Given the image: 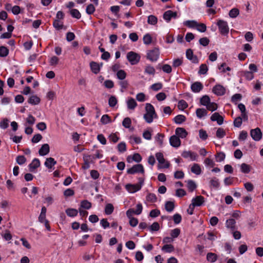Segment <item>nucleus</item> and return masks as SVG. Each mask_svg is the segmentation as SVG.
Instances as JSON below:
<instances>
[{
	"label": "nucleus",
	"mask_w": 263,
	"mask_h": 263,
	"mask_svg": "<svg viewBox=\"0 0 263 263\" xmlns=\"http://www.w3.org/2000/svg\"><path fill=\"white\" fill-rule=\"evenodd\" d=\"M146 112L143 116L145 121L148 123H151L153 121V119L158 118L157 115L155 111L154 106L150 103L145 104Z\"/></svg>",
	"instance_id": "f257e3e1"
},
{
	"label": "nucleus",
	"mask_w": 263,
	"mask_h": 263,
	"mask_svg": "<svg viewBox=\"0 0 263 263\" xmlns=\"http://www.w3.org/2000/svg\"><path fill=\"white\" fill-rule=\"evenodd\" d=\"M127 59L132 65H135L139 62L140 56L134 51H130L127 54Z\"/></svg>",
	"instance_id": "f03ea898"
},
{
	"label": "nucleus",
	"mask_w": 263,
	"mask_h": 263,
	"mask_svg": "<svg viewBox=\"0 0 263 263\" xmlns=\"http://www.w3.org/2000/svg\"><path fill=\"white\" fill-rule=\"evenodd\" d=\"M220 32L223 35H226L229 31V28L227 22L219 20L217 24Z\"/></svg>",
	"instance_id": "7ed1b4c3"
},
{
	"label": "nucleus",
	"mask_w": 263,
	"mask_h": 263,
	"mask_svg": "<svg viewBox=\"0 0 263 263\" xmlns=\"http://www.w3.org/2000/svg\"><path fill=\"white\" fill-rule=\"evenodd\" d=\"M159 56V51L157 48L149 50L147 53V58L152 62L156 61L158 59Z\"/></svg>",
	"instance_id": "20e7f679"
},
{
	"label": "nucleus",
	"mask_w": 263,
	"mask_h": 263,
	"mask_svg": "<svg viewBox=\"0 0 263 263\" xmlns=\"http://www.w3.org/2000/svg\"><path fill=\"white\" fill-rule=\"evenodd\" d=\"M127 173L129 174H134L137 173H141L142 174H144V170L142 164H138L134 165L131 168L128 169Z\"/></svg>",
	"instance_id": "39448f33"
},
{
	"label": "nucleus",
	"mask_w": 263,
	"mask_h": 263,
	"mask_svg": "<svg viewBox=\"0 0 263 263\" xmlns=\"http://www.w3.org/2000/svg\"><path fill=\"white\" fill-rule=\"evenodd\" d=\"M250 135L254 140L258 141L262 138V132L259 128L257 127L251 130Z\"/></svg>",
	"instance_id": "423d86ee"
},
{
	"label": "nucleus",
	"mask_w": 263,
	"mask_h": 263,
	"mask_svg": "<svg viewBox=\"0 0 263 263\" xmlns=\"http://www.w3.org/2000/svg\"><path fill=\"white\" fill-rule=\"evenodd\" d=\"M156 157L161 164H164V166H161V167L168 168L170 166V163L166 161L163 157V155L161 153H157L156 154Z\"/></svg>",
	"instance_id": "0eeeda50"
},
{
	"label": "nucleus",
	"mask_w": 263,
	"mask_h": 263,
	"mask_svg": "<svg viewBox=\"0 0 263 263\" xmlns=\"http://www.w3.org/2000/svg\"><path fill=\"white\" fill-rule=\"evenodd\" d=\"M186 57L187 59L191 61L192 63L197 64L199 62L197 57L194 54L191 49H188L186 51Z\"/></svg>",
	"instance_id": "6e6552de"
},
{
	"label": "nucleus",
	"mask_w": 263,
	"mask_h": 263,
	"mask_svg": "<svg viewBox=\"0 0 263 263\" xmlns=\"http://www.w3.org/2000/svg\"><path fill=\"white\" fill-rule=\"evenodd\" d=\"M213 92L217 96H222L226 92V88L221 85H216L213 87Z\"/></svg>",
	"instance_id": "1a4fd4ad"
},
{
	"label": "nucleus",
	"mask_w": 263,
	"mask_h": 263,
	"mask_svg": "<svg viewBox=\"0 0 263 263\" xmlns=\"http://www.w3.org/2000/svg\"><path fill=\"white\" fill-rule=\"evenodd\" d=\"M170 143L173 147H178L181 144V141L176 135H173L170 138Z\"/></svg>",
	"instance_id": "9d476101"
},
{
	"label": "nucleus",
	"mask_w": 263,
	"mask_h": 263,
	"mask_svg": "<svg viewBox=\"0 0 263 263\" xmlns=\"http://www.w3.org/2000/svg\"><path fill=\"white\" fill-rule=\"evenodd\" d=\"M226 227L231 231H234L237 229L236 226V221L233 218H230L226 222Z\"/></svg>",
	"instance_id": "9b49d317"
},
{
	"label": "nucleus",
	"mask_w": 263,
	"mask_h": 263,
	"mask_svg": "<svg viewBox=\"0 0 263 263\" xmlns=\"http://www.w3.org/2000/svg\"><path fill=\"white\" fill-rule=\"evenodd\" d=\"M181 155L184 158H190L192 161L196 160L197 157V155L196 153L190 151H183Z\"/></svg>",
	"instance_id": "f8f14e48"
},
{
	"label": "nucleus",
	"mask_w": 263,
	"mask_h": 263,
	"mask_svg": "<svg viewBox=\"0 0 263 263\" xmlns=\"http://www.w3.org/2000/svg\"><path fill=\"white\" fill-rule=\"evenodd\" d=\"M203 87L202 84L200 82H195L191 86L192 91L195 93L200 92L203 89Z\"/></svg>",
	"instance_id": "ddd939ff"
},
{
	"label": "nucleus",
	"mask_w": 263,
	"mask_h": 263,
	"mask_svg": "<svg viewBox=\"0 0 263 263\" xmlns=\"http://www.w3.org/2000/svg\"><path fill=\"white\" fill-rule=\"evenodd\" d=\"M177 15V13L176 12H173L171 10H167L164 13L163 18L167 22H169L171 21V18H176Z\"/></svg>",
	"instance_id": "4468645a"
},
{
	"label": "nucleus",
	"mask_w": 263,
	"mask_h": 263,
	"mask_svg": "<svg viewBox=\"0 0 263 263\" xmlns=\"http://www.w3.org/2000/svg\"><path fill=\"white\" fill-rule=\"evenodd\" d=\"M126 189L130 193H134L141 189V185L139 184H127L125 186Z\"/></svg>",
	"instance_id": "2eb2a0df"
},
{
	"label": "nucleus",
	"mask_w": 263,
	"mask_h": 263,
	"mask_svg": "<svg viewBox=\"0 0 263 263\" xmlns=\"http://www.w3.org/2000/svg\"><path fill=\"white\" fill-rule=\"evenodd\" d=\"M204 202V198L202 196H197L195 198H193L192 204L195 206H201Z\"/></svg>",
	"instance_id": "dca6fc26"
},
{
	"label": "nucleus",
	"mask_w": 263,
	"mask_h": 263,
	"mask_svg": "<svg viewBox=\"0 0 263 263\" xmlns=\"http://www.w3.org/2000/svg\"><path fill=\"white\" fill-rule=\"evenodd\" d=\"M212 121H217L218 125H221L223 122V118L218 112L214 113L211 117Z\"/></svg>",
	"instance_id": "f3484780"
},
{
	"label": "nucleus",
	"mask_w": 263,
	"mask_h": 263,
	"mask_svg": "<svg viewBox=\"0 0 263 263\" xmlns=\"http://www.w3.org/2000/svg\"><path fill=\"white\" fill-rule=\"evenodd\" d=\"M176 135L178 137L184 138L187 135V132L185 129L182 127H177L175 130Z\"/></svg>",
	"instance_id": "a211bd4d"
},
{
	"label": "nucleus",
	"mask_w": 263,
	"mask_h": 263,
	"mask_svg": "<svg viewBox=\"0 0 263 263\" xmlns=\"http://www.w3.org/2000/svg\"><path fill=\"white\" fill-rule=\"evenodd\" d=\"M40 165V161L37 158L34 159L32 162L29 165V168L30 172H34V170Z\"/></svg>",
	"instance_id": "6ab92c4d"
},
{
	"label": "nucleus",
	"mask_w": 263,
	"mask_h": 263,
	"mask_svg": "<svg viewBox=\"0 0 263 263\" xmlns=\"http://www.w3.org/2000/svg\"><path fill=\"white\" fill-rule=\"evenodd\" d=\"M50 151L49 145L48 144H43L39 151V154L41 156H45L48 154Z\"/></svg>",
	"instance_id": "aec40b11"
},
{
	"label": "nucleus",
	"mask_w": 263,
	"mask_h": 263,
	"mask_svg": "<svg viewBox=\"0 0 263 263\" xmlns=\"http://www.w3.org/2000/svg\"><path fill=\"white\" fill-rule=\"evenodd\" d=\"M137 106V103L133 98H129L127 101V106L128 109L134 110Z\"/></svg>",
	"instance_id": "412c9836"
},
{
	"label": "nucleus",
	"mask_w": 263,
	"mask_h": 263,
	"mask_svg": "<svg viewBox=\"0 0 263 263\" xmlns=\"http://www.w3.org/2000/svg\"><path fill=\"white\" fill-rule=\"evenodd\" d=\"M47 209L45 206H43L41 209V212L39 217V221L41 223H44V221L47 220L46 219V214Z\"/></svg>",
	"instance_id": "4be33fe9"
},
{
	"label": "nucleus",
	"mask_w": 263,
	"mask_h": 263,
	"mask_svg": "<svg viewBox=\"0 0 263 263\" xmlns=\"http://www.w3.org/2000/svg\"><path fill=\"white\" fill-rule=\"evenodd\" d=\"M57 164V161L53 158L50 157L46 159L45 162V165L48 168H51L53 165Z\"/></svg>",
	"instance_id": "5701e85b"
},
{
	"label": "nucleus",
	"mask_w": 263,
	"mask_h": 263,
	"mask_svg": "<svg viewBox=\"0 0 263 263\" xmlns=\"http://www.w3.org/2000/svg\"><path fill=\"white\" fill-rule=\"evenodd\" d=\"M90 66L92 72L95 74H97L99 72L100 68L99 65L97 63L95 62H91L90 63Z\"/></svg>",
	"instance_id": "b1692460"
},
{
	"label": "nucleus",
	"mask_w": 263,
	"mask_h": 263,
	"mask_svg": "<svg viewBox=\"0 0 263 263\" xmlns=\"http://www.w3.org/2000/svg\"><path fill=\"white\" fill-rule=\"evenodd\" d=\"M196 114L198 118L201 119L207 115V111L204 108H197L196 111Z\"/></svg>",
	"instance_id": "393cba45"
},
{
	"label": "nucleus",
	"mask_w": 263,
	"mask_h": 263,
	"mask_svg": "<svg viewBox=\"0 0 263 263\" xmlns=\"http://www.w3.org/2000/svg\"><path fill=\"white\" fill-rule=\"evenodd\" d=\"M28 102L32 105H37L40 102V99L36 96H32L29 98Z\"/></svg>",
	"instance_id": "a878e982"
},
{
	"label": "nucleus",
	"mask_w": 263,
	"mask_h": 263,
	"mask_svg": "<svg viewBox=\"0 0 263 263\" xmlns=\"http://www.w3.org/2000/svg\"><path fill=\"white\" fill-rule=\"evenodd\" d=\"M210 186L215 189H218L219 187V182L218 179L216 177L211 178L210 181Z\"/></svg>",
	"instance_id": "bb28decb"
},
{
	"label": "nucleus",
	"mask_w": 263,
	"mask_h": 263,
	"mask_svg": "<svg viewBox=\"0 0 263 263\" xmlns=\"http://www.w3.org/2000/svg\"><path fill=\"white\" fill-rule=\"evenodd\" d=\"M191 172L196 175H199L201 172L200 165L198 164L194 163L191 167Z\"/></svg>",
	"instance_id": "cd10ccee"
},
{
	"label": "nucleus",
	"mask_w": 263,
	"mask_h": 263,
	"mask_svg": "<svg viewBox=\"0 0 263 263\" xmlns=\"http://www.w3.org/2000/svg\"><path fill=\"white\" fill-rule=\"evenodd\" d=\"M66 213L69 217H74L78 214V211L77 210L72 208H68L66 210Z\"/></svg>",
	"instance_id": "c85d7f7f"
},
{
	"label": "nucleus",
	"mask_w": 263,
	"mask_h": 263,
	"mask_svg": "<svg viewBox=\"0 0 263 263\" xmlns=\"http://www.w3.org/2000/svg\"><path fill=\"white\" fill-rule=\"evenodd\" d=\"M206 259L209 261L214 262L217 259V255L213 253H208L206 255Z\"/></svg>",
	"instance_id": "c756f323"
},
{
	"label": "nucleus",
	"mask_w": 263,
	"mask_h": 263,
	"mask_svg": "<svg viewBox=\"0 0 263 263\" xmlns=\"http://www.w3.org/2000/svg\"><path fill=\"white\" fill-rule=\"evenodd\" d=\"M186 118L184 115H179L174 118V122L177 124H181L185 121Z\"/></svg>",
	"instance_id": "7c9ffc66"
},
{
	"label": "nucleus",
	"mask_w": 263,
	"mask_h": 263,
	"mask_svg": "<svg viewBox=\"0 0 263 263\" xmlns=\"http://www.w3.org/2000/svg\"><path fill=\"white\" fill-rule=\"evenodd\" d=\"M183 25L189 28H195L198 25V23L194 20L186 21L183 22Z\"/></svg>",
	"instance_id": "2f4dec72"
},
{
	"label": "nucleus",
	"mask_w": 263,
	"mask_h": 263,
	"mask_svg": "<svg viewBox=\"0 0 263 263\" xmlns=\"http://www.w3.org/2000/svg\"><path fill=\"white\" fill-rule=\"evenodd\" d=\"M175 208L174 203L172 201H166L165 204V209L168 212H171L173 211Z\"/></svg>",
	"instance_id": "473e14b6"
},
{
	"label": "nucleus",
	"mask_w": 263,
	"mask_h": 263,
	"mask_svg": "<svg viewBox=\"0 0 263 263\" xmlns=\"http://www.w3.org/2000/svg\"><path fill=\"white\" fill-rule=\"evenodd\" d=\"M162 250L166 253H171L174 251V247L172 245H165L162 248Z\"/></svg>",
	"instance_id": "72a5a7b5"
},
{
	"label": "nucleus",
	"mask_w": 263,
	"mask_h": 263,
	"mask_svg": "<svg viewBox=\"0 0 263 263\" xmlns=\"http://www.w3.org/2000/svg\"><path fill=\"white\" fill-rule=\"evenodd\" d=\"M200 102L202 105L206 106L211 102L210 98L208 96L204 95L200 99Z\"/></svg>",
	"instance_id": "f704fd0d"
},
{
	"label": "nucleus",
	"mask_w": 263,
	"mask_h": 263,
	"mask_svg": "<svg viewBox=\"0 0 263 263\" xmlns=\"http://www.w3.org/2000/svg\"><path fill=\"white\" fill-rule=\"evenodd\" d=\"M81 208L88 210L91 208V203L87 200H84L81 202Z\"/></svg>",
	"instance_id": "c9c22d12"
},
{
	"label": "nucleus",
	"mask_w": 263,
	"mask_h": 263,
	"mask_svg": "<svg viewBox=\"0 0 263 263\" xmlns=\"http://www.w3.org/2000/svg\"><path fill=\"white\" fill-rule=\"evenodd\" d=\"M70 13L73 17L76 18L77 19H79L81 17V13L79 10L76 9H72L70 10Z\"/></svg>",
	"instance_id": "e433bc0d"
},
{
	"label": "nucleus",
	"mask_w": 263,
	"mask_h": 263,
	"mask_svg": "<svg viewBox=\"0 0 263 263\" xmlns=\"http://www.w3.org/2000/svg\"><path fill=\"white\" fill-rule=\"evenodd\" d=\"M240 170L241 172L248 174L251 171L250 166L246 163H242L240 165Z\"/></svg>",
	"instance_id": "4c0bfd02"
},
{
	"label": "nucleus",
	"mask_w": 263,
	"mask_h": 263,
	"mask_svg": "<svg viewBox=\"0 0 263 263\" xmlns=\"http://www.w3.org/2000/svg\"><path fill=\"white\" fill-rule=\"evenodd\" d=\"M239 14V10L237 8H233L229 13V16L231 18L236 17Z\"/></svg>",
	"instance_id": "58836bf2"
},
{
	"label": "nucleus",
	"mask_w": 263,
	"mask_h": 263,
	"mask_svg": "<svg viewBox=\"0 0 263 263\" xmlns=\"http://www.w3.org/2000/svg\"><path fill=\"white\" fill-rule=\"evenodd\" d=\"M114 206L111 203H108L106 205L105 208V213L107 215L111 214L114 211Z\"/></svg>",
	"instance_id": "ea45409f"
},
{
	"label": "nucleus",
	"mask_w": 263,
	"mask_h": 263,
	"mask_svg": "<svg viewBox=\"0 0 263 263\" xmlns=\"http://www.w3.org/2000/svg\"><path fill=\"white\" fill-rule=\"evenodd\" d=\"M158 21L157 18L153 15H151L148 17L147 23L149 24L155 25Z\"/></svg>",
	"instance_id": "a19ab883"
},
{
	"label": "nucleus",
	"mask_w": 263,
	"mask_h": 263,
	"mask_svg": "<svg viewBox=\"0 0 263 263\" xmlns=\"http://www.w3.org/2000/svg\"><path fill=\"white\" fill-rule=\"evenodd\" d=\"M9 54V50L5 46L0 47V57H6Z\"/></svg>",
	"instance_id": "79ce46f5"
},
{
	"label": "nucleus",
	"mask_w": 263,
	"mask_h": 263,
	"mask_svg": "<svg viewBox=\"0 0 263 263\" xmlns=\"http://www.w3.org/2000/svg\"><path fill=\"white\" fill-rule=\"evenodd\" d=\"M143 42L146 45H149L152 42V38L148 33L145 34L143 38Z\"/></svg>",
	"instance_id": "37998d69"
},
{
	"label": "nucleus",
	"mask_w": 263,
	"mask_h": 263,
	"mask_svg": "<svg viewBox=\"0 0 263 263\" xmlns=\"http://www.w3.org/2000/svg\"><path fill=\"white\" fill-rule=\"evenodd\" d=\"M1 235L6 240H10L12 239V235L8 230H5L4 233L1 234Z\"/></svg>",
	"instance_id": "c03bdc74"
},
{
	"label": "nucleus",
	"mask_w": 263,
	"mask_h": 263,
	"mask_svg": "<svg viewBox=\"0 0 263 263\" xmlns=\"http://www.w3.org/2000/svg\"><path fill=\"white\" fill-rule=\"evenodd\" d=\"M101 122L103 124H106L111 122V119L108 115H104L101 117Z\"/></svg>",
	"instance_id": "a18cd8bd"
},
{
	"label": "nucleus",
	"mask_w": 263,
	"mask_h": 263,
	"mask_svg": "<svg viewBox=\"0 0 263 263\" xmlns=\"http://www.w3.org/2000/svg\"><path fill=\"white\" fill-rule=\"evenodd\" d=\"M187 187L190 192H193L196 187V185L193 180L187 181Z\"/></svg>",
	"instance_id": "49530a36"
},
{
	"label": "nucleus",
	"mask_w": 263,
	"mask_h": 263,
	"mask_svg": "<svg viewBox=\"0 0 263 263\" xmlns=\"http://www.w3.org/2000/svg\"><path fill=\"white\" fill-rule=\"evenodd\" d=\"M132 122L131 120L129 118L126 117L125 118L123 122H122V125L125 127V128H129L131 126Z\"/></svg>",
	"instance_id": "de8ad7c7"
},
{
	"label": "nucleus",
	"mask_w": 263,
	"mask_h": 263,
	"mask_svg": "<svg viewBox=\"0 0 263 263\" xmlns=\"http://www.w3.org/2000/svg\"><path fill=\"white\" fill-rule=\"evenodd\" d=\"M157 197L153 193H149L146 196V200L151 202H155L157 201Z\"/></svg>",
	"instance_id": "09e8293b"
},
{
	"label": "nucleus",
	"mask_w": 263,
	"mask_h": 263,
	"mask_svg": "<svg viewBox=\"0 0 263 263\" xmlns=\"http://www.w3.org/2000/svg\"><path fill=\"white\" fill-rule=\"evenodd\" d=\"M118 150L120 153H123L126 151V146L125 142H122L118 144L117 146Z\"/></svg>",
	"instance_id": "8fccbe9b"
},
{
	"label": "nucleus",
	"mask_w": 263,
	"mask_h": 263,
	"mask_svg": "<svg viewBox=\"0 0 263 263\" xmlns=\"http://www.w3.org/2000/svg\"><path fill=\"white\" fill-rule=\"evenodd\" d=\"M208 70V68L206 64H202L200 65L199 70V73L201 74H204L206 73L207 71Z\"/></svg>",
	"instance_id": "3c124183"
},
{
	"label": "nucleus",
	"mask_w": 263,
	"mask_h": 263,
	"mask_svg": "<svg viewBox=\"0 0 263 263\" xmlns=\"http://www.w3.org/2000/svg\"><path fill=\"white\" fill-rule=\"evenodd\" d=\"M117 78L121 80H124L126 76V73L123 70H120L117 73Z\"/></svg>",
	"instance_id": "603ef678"
},
{
	"label": "nucleus",
	"mask_w": 263,
	"mask_h": 263,
	"mask_svg": "<svg viewBox=\"0 0 263 263\" xmlns=\"http://www.w3.org/2000/svg\"><path fill=\"white\" fill-rule=\"evenodd\" d=\"M216 137L218 138H222L226 135V132L222 128H218L216 132Z\"/></svg>",
	"instance_id": "864d4df0"
},
{
	"label": "nucleus",
	"mask_w": 263,
	"mask_h": 263,
	"mask_svg": "<svg viewBox=\"0 0 263 263\" xmlns=\"http://www.w3.org/2000/svg\"><path fill=\"white\" fill-rule=\"evenodd\" d=\"M197 30L201 32H204L206 30V26L204 24H198L196 27Z\"/></svg>",
	"instance_id": "5fc2aeb1"
},
{
	"label": "nucleus",
	"mask_w": 263,
	"mask_h": 263,
	"mask_svg": "<svg viewBox=\"0 0 263 263\" xmlns=\"http://www.w3.org/2000/svg\"><path fill=\"white\" fill-rule=\"evenodd\" d=\"M188 106L187 103L183 100H180L178 102V107L179 109L183 110Z\"/></svg>",
	"instance_id": "6e6d98bb"
},
{
	"label": "nucleus",
	"mask_w": 263,
	"mask_h": 263,
	"mask_svg": "<svg viewBox=\"0 0 263 263\" xmlns=\"http://www.w3.org/2000/svg\"><path fill=\"white\" fill-rule=\"evenodd\" d=\"M207 109L213 111L216 110L217 108V105L215 103L210 102L208 105L206 106Z\"/></svg>",
	"instance_id": "4d7b16f0"
},
{
	"label": "nucleus",
	"mask_w": 263,
	"mask_h": 263,
	"mask_svg": "<svg viewBox=\"0 0 263 263\" xmlns=\"http://www.w3.org/2000/svg\"><path fill=\"white\" fill-rule=\"evenodd\" d=\"M199 44L203 46H206L210 43L209 39L206 37L201 38L199 41Z\"/></svg>",
	"instance_id": "13d9d810"
},
{
	"label": "nucleus",
	"mask_w": 263,
	"mask_h": 263,
	"mask_svg": "<svg viewBox=\"0 0 263 263\" xmlns=\"http://www.w3.org/2000/svg\"><path fill=\"white\" fill-rule=\"evenodd\" d=\"M117 103V98L115 96H111L108 100V104L110 107H114Z\"/></svg>",
	"instance_id": "bf43d9fd"
},
{
	"label": "nucleus",
	"mask_w": 263,
	"mask_h": 263,
	"mask_svg": "<svg viewBox=\"0 0 263 263\" xmlns=\"http://www.w3.org/2000/svg\"><path fill=\"white\" fill-rule=\"evenodd\" d=\"M242 96L240 93H236L231 98V101L233 103H236L238 101L241 99Z\"/></svg>",
	"instance_id": "052dcab7"
},
{
	"label": "nucleus",
	"mask_w": 263,
	"mask_h": 263,
	"mask_svg": "<svg viewBox=\"0 0 263 263\" xmlns=\"http://www.w3.org/2000/svg\"><path fill=\"white\" fill-rule=\"evenodd\" d=\"M164 135L161 134H157L155 138L157 142L158 143L160 146H162L163 144V139Z\"/></svg>",
	"instance_id": "680f3d73"
},
{
	"label": "nucleus",
	"mask_w": 263,
	"mask_h": 263,
	"mask_svg": "<svg viewBox=\"0 0 263 263\" xmlns=\"http://www.w3.org/2000/svg\"><path fill=\"white\" fill-rule=\"evenodd\" d=\"M16 160L19 165H22L25 163L26 161V159L24 156L21 155L17 156L16 157Z\"/></svg>",
	"instance_id": "e2e57ef3"
},
{
	"label": "nucleus",
	"mask_w": 263,
	"mask_h": 263,
	"mask_svg": "<svg viewBox=\"0 0 263 263\" xmlns=\"http://www.w3.org/2000/svg\"><path fill=\"white\" fill-rule=\"evenodd\" d=\"M199 137L203 140H206L208 137L206 131L202 129L199 130Z\"/></svg>",
	"instance_id": "0e129e2a"
},
{
	"label": "nucleus",
	"mask_w": 263,
	"mask_h": 263,
	"mask_svg": "<svg viewBox=\"0 0 263 263\" xmlns=\"http://www.w3.org/2000/svg\"><path fill=\"white\" fill-rule=\"evenodd\" d=\"M53 25L54 28L58 30H60L63 28V24L59 20H55L53 23Z\"/></svg>",
	"instance_id": "69168bd1"
},
{
	"label": "nucleus",
	"mask_w": 263,
	"mask_h": 263,
	"mask_svg": "<svg viewBox=\"0 0 263 263\" xmlns=\"http://www.w3.org/2000/svg\"><path fill=\"white\" fill-rule=\"evenodd\" d=\"M136 98L139 102H144L145 100V95L143 92L138 93L136 95Z\"/></svg>",
	"instance_id": "338daca9"
},
{
	"label": "nucleus",
	"mask_w": 263,
	"mask_h": 263,
	"mask_svg": "<svg viewBox=\"0 0 263 263\" xmlns=\"http://www.w3.org/2000/svg\"><path fill=\"white\" fill-rule=\"evenodd\" d=\"M95 11V8L92 4H89L87 6L86 11L88 14H92Z\"/></svg>",
	"instance_id": "774afa93"
}]
</instances>
